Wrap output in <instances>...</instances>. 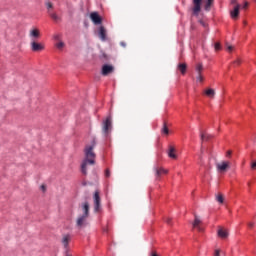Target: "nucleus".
<instances>
[{"label":"nucleus","mask_w":256,"mask_h":256,"mask_svg":"<svg viewBox=\"0 0 256 256\" xmlns=\"http://www.w3.org/2000/svg\"><path fill=\"white\" fill-rule=\"evenodd\" d=\"M46 7H47L48 13H49V11H51V10H49V9H53V3L47 2V3H46Z\"/></svg>","instance_id":"29"},{"label":"nucleus","mask_w":256,"mask_h":256,"mask_svg":"<svg viewBox=\"0 0 256 256\" xmlns=\"http://www.w3.org/2000/svg\"><path fill=\"white\" fill-rule=\"evenodd\" d=\"M200 137H201L202 141H209V139H211V137H213V136H211L210 134H205V133L201 132Z\"/></svg>","instance_id":"24"},{"label":"nucleus","mask_w":256,"mask_h":256,"mask_svg":"<svg viewBox=\"0 0 256 256\" xmlns=\"http://www.w3.org/2000/svg\"><path fill=\"white\" fill-rule=\"evenodd\" d=\"M201 218L197 216V214H194V222H193V229H198V231H203V228L201 227Z\"/></svg>","instance_id":"11"},{"label":"nucleus","mask_w":256,"mask_h":256,"mask_svg":"<svg viewBox=\"0 0 256 256\" xmlns=\"http://www.w3.org/2000/svg\"><path fill=\"white\" fill-rule=\"evenodd\" d=\"M111 129V118H107L103 122L102 131L104 135H107L109 133V130Z\"/></svg>","instance_id":"12"},{"label":"nucleus","mask_w":256,"mask_h":256,"mask_svg":"<svg viewBox=\"0 0 256 256\" xmlns=\"http://www.w3.org/2000/svg\"><path fill=\"white\" fill-rule=\"evenodd\" d=\"M166 223H168V225H171V218H167Z\"/></svg>","instance_id":"40"},{"label":"nucleus","mask_w":256,"mask_h":256,"mask_svg":"<svg viewBox=\"0 0 256 256\" xmlns=\"http://www.w3.org/2000/svg\"><path fill=\"white\" fill-rule=\"evenodd\" d=\"M154 171H155V177L157 179H159L161 175H167V173H169V171H167L165 168L159 167V166H155Z\"/></svg>","instance_id":"10"},{"label":"nucleus","mask_w":256,"mask_h":256,"mask_svg":"<svg viewBox=\"0 0 256 256\" xmlns=\"http://www.w3.org/2000/svg\"><path fill=\"white\" fill-rule=\"evenodd\" d=\"M206 97H209L210 99H214L215 97V89L213 88H208L204 91Z\"/></svg>","instance_id":"20"},{"label":"nucleus","mask_w":256,"mask_h":256,"mask_svg":"<svg viewBox=\"0 0 256 256\" xmlns=\"http://www.w3.org/2000/svg\"><path fill=\"white\" fill-rule=\"evenodd\" d=\"M89 208H90L89 202L86 201V202L82 203L81 204V209L83 211L82 215H86L89 217Z\"/></svg>","instance_id":"16"},{"label":"nucleus","mask_w":256,"mask_h":256,"mask_svg":"<svg viewBox=\"0 0 256 256\" xmlns=\"http://www.w3.org/2000/svg\"><path fill=\"white\" fill-rule=\"evenodd\" d=\"M251 169L255 170L256 169V161L251 163Z\"/></svg>","instance_id":"32"},{"label":"nucleus","mask_w":256,"mask_h":256,"mask_svg":"<svg viewBox=\"0 0 256 256\" xmlns=\"http://www.w3.org/2000/svg\"><path fill=\"white\" fill-rule=\"evenodd\" d=\"M150 256H159V254H157V251H152V252L150 253Z\"/></svg>","instance_id":"35"},{"label":"nucleus","mask_w":256,"mask_h":256,"mask_svg":"<svg viewBox=\"0 0 256 256\" xmlns=\"http://www.w3.org/2000/svg\"><path fill=\"white\" fill-rule=\"evenodd\" d=\"M94 213L101 212V196H99V191H95L94 193Z\"/></svg>","instance_id":"4"},{"label":"nucleus","mask_w":256,"mask_h":256,"mask_svg":"<svg viewBox=\"0 0 256 256\" xmlns=\"http://www.w3.org/2000/svg\"><path fill=\"white\" fill-rule=\"evenodd\" d=\"M216 169H217L218 173H225L227 171V169H229V162L222 161L220 163H217Z\"/></svg>","instance_id":"5"},{"label":"nucleus","mask_w":256,"mask_h":256,"mask_svg":"<svg viewBox=\"0 0 256 256\" xmlns=\"http://www.w3.org/2000/svg\"><path fill=\"white\" fill-rule=\"evenodd\" d=\"M95 145H97V142L95 140H92L91 144L86 145L84 149L85 153V159L82 162L81 165V172L83 175H87V166L88 165H93L95 163V152L93 149H95Z\"/></svg>","instance_id":"1"},{"label":"nucleus","mask_w":256,"mask_h":256,"mask_svg":"<svg viewBox=\"0 0 256 256\" xmlns=\"http://www.w3.org/2000/svg\"><path fill=\"white\" fill-rule=\"evenodd\" d=\"M105 177H111V171L109 169L105 171Z\"/></svg>","instance_id":"30"},{"label":"nucleus","mask_w":256,"mask_h":256,"mask_svg":"<svg viewBox=\"0 0 256 256\" xmlns=\"http://www.w3.org/2000/svg\"><path fill=\"white\" fill-rule=\"evenodd\" d=\"M220 250H215V256H219Z\"/></svg>","instance_id":"41"},{"label":"nucleus","mask_w":256,"mask_h":256,"mask_svg":"<svg viewBox=\"0 0 256 256\" xmlns=\"http://www.w3.org/2000/svg\"><path fill=\"white\" fill-rule=\"evenodd\" d=\"M234 65H241V59H237L236 61H234Z\"/></svg>","instance_id":"34"},{"label":"nucleus","mask_w":256,"mask_h":256,"mask_svg":"<svg viewBox=\"0 0 256 256\" xmlns=\"http://www.w3.org/2000/svg\"><path fill=\"white\" fill-rule=\"evenodd\" d=\"M199 23H200V25H202L203 27H205V21L199 20Z\"/></svg>","instance_id":"38"},{"label":"nucleus","mask_w":256,"mask_h":256,"mask_svg":"<svg viewBox=\"0 0 256 256\" xmlns=\"http://www.w3.org/2000/svg\"><path fill=\"white\" fill-rule=\"evenodd\" d=\"M230 5H232V9L230 10V17L234 21L239 19V13L241 11V4H239L238 0H231Z\"/></svg>","instance_id":"3"},{"label":"nucleus","mask_w":256,"mask_h":256,"mask_svg":"<svg viewBox=\"0 0 256 256\" xmlns=\"http://www.w3.org/2000/svg\"><path fill=\"white\" fill-rule=\"evenodd\" d=\"M215 199L216 201L220 204L223 205V203H225V198L223 197V194L218 193L215 195Z\"/></svg>","instance_id":"22"},{"label":"nucleus","mask_w":256,"mask_h":256,"mask_svg":"<svg viewBox=\"0 0 256 256\" xmlns=\"http://www.w3.org/2000/svg\"><path fill=\"white\" fill-rule=\"evenodd\" d=\"M168 157H170V159H177L175 147L169 146Z\"/></svg>","instance_id":"18"},{"label":"nucleus","mask_w":256,"mask_h":256,"mask_svg":"<svg viewBox=\"0 0 256 256\" xmlns=\"http://www.w3.org/2000/svg\"><path fill=\"white\" fill-rule=\"evenodd\" d=\"M249 7V2H245L244 5L242 6V9H247Z\"/></svg>","instance_id":"33"},{"label":"nucleus","mask_w":256,"mask_h":256,"mask_svg":"<svg viewBox=\"0 0 256 256\" xmlns=\"http://www.w3.org/2000/svg\"><path fill=\"white\" fill-rule=\"evenodd\" d=\"M43 49H45V46H43V44L37 43L35 40L31 42V50L35 53L43 51Z\"/></svg>","instance_id":"9"},{"label":"nucleus","mask_w":256,"mask_h":256,"mask_svg":"<svg viewBox=\"0 0 256 256\" xmlns=\"http://www.w3.org/2000/svg\"><path fill=\"white\" fill-rule=\"evenodd\" d=\"M98 36L101 41H107V30H105L104 26H100Z\"/></svg>","instance_id":"14"},{"label":"nucleus","mask_w":256,"mask_h":256,"mask_svg":"<svg viewBox=\"0 0 256 256\" xmlns=\"http://www.w3.org/2000/svg\"><path fill=\"white\" fill-rule=\"evenodd\" d=\"M227 51H233V46L231 45L227 46Z\"/></svg>","instance_id":"36"},{"label":"nucleus","mask_w":256,"mask_h":256,"mask_svg":"<svg viewBox=\"0 0 256 256\" xmlns=\"http://www.w3.org/2000/svg\"><path fill=\"white\" fill-rule=\"evenodd\" d=\"M90 19L94 23V25H101L103 23V19L100 17L99 13L92 12L90 14Z\"/></svg>","instance_id":"7"},{"label":"nucleus","mask_w":256,"mask_h":256,"mask_svg":"<svg viewBox=\"0 0 256 256\" xmlns=\"http://www.w3.org/2000/svg\"><path fill=\"white\" fill-rule=\"evenodd\" d=\"M162 133H163L164 135H169V128L167 127V124H166V123H164V125H163Z\"/></svg>","instance_id":"25"},{"label":"nucleus","mask_w":256,"mask_h":256,"mask_svg":"<svg viewBox=\"0 0 256 256\" xmlns=\"http://www.w3.org/2000/svg\"><path fill=\"white\" fill-rule=\"evenodd\" d=\"M49 16H50L51 19H53V21H55L56 23H59V21H61V17H59V16L57 15V13H55V12L49 11Z\"/></svg>","instance_id":"21"},{"label":"nucleus","mask_w":256,"mask_h":256,"mask_svg":"<svg viewBox=\"0 0 256 256\" xmlns=\"http://www.w3.org/2000/svg\"><path fill=\"white\" fill-rule=\"evenodd\" d=\"M215 0H192V15L194 17H199V13H201V6L204 3L205 11H211V7L213 6Z\"/></svg>","instance_id":"2"},{"label":"nucleus","mask_w":256,"mask_h":256,"mask_svg":"<svg viewBox=\"0 0 256 256\" xmlns=\"http://www.w3.org/2000/svg\"><path fill=\"white\" fill-rule=\"evenodd\" d=\"M113 71H115V67H113V65L105 64L102 66L101 73L104 77H107V75H111Z\"/></svg>","instance_id":"6"},{"label":"nucleus","mask_w":256,"mask_h":256,"mask_svg":"<svg viewBox=\"0 0 256 256\" xmlns=\"http://www.w3.org/2000/svg\"><path fill=\"white\" fill-rule=\"evenodd\" d=\"M196 81H199L200 83H203V75L198 74L197 77H196Z\"/></svg>","instance_id":"28"},{"label":"nucleus","mask_w":256,"mask_h":256,"mask_svg":"<svg viewBox=\"0 0 256 256\" xmlns=\"http://www.w3.org/2000/svg\"><path fill=\"white\" fill-rule=\"evenodd\" d=\"M215 51H221V43L217 42L214 45Z\"/></svg>","instance_id":"27"},{"label":"nucleus","mask_w":256,"mask_h":256,"mask_svg":"<svg viewBox=\"0 0 256 256\" xmlns=\"http://www.w3.org/2000/svg\"><path fill=\"white\" fill-rule=\"evenodd\" d=\"M195 71H196L197 75H202V73H203V64L202 63L196 64Z\"/></svg>","instance_id":"23"},{"label":"nucleus","mask_w":256,"mask_h":256,"mask_svg":"<svg viewBox=\"0 0 256 256\" xmlns=\"http://www.w3.org/2000/svg\"><path fill=\"white\" fill-rule=\"evenodd\" d=\"M70 242H71V236L69 234H66L62 237L61 243H62L66 253L69 252V243Z\"/></svg>","instance_id":"8"},{"label":"nucleus","mask_w":256,"mask_h":256,"mask_svg":"<svg viewBox=\"0 0 256 256\" xmlns=\"http://www.w3.org/2000/svg\"><path fill=\"white\" fill-rule=\"evenodd\" d=\"M30 37L31 39H39L41 37V33L39 32V29L34 28L30 31Z\"/></svg>","instance_id":"17"},{"label":"nucleus","mask_w":256,"mask_h":256,"mask_svg":"<svg viewBox=\"0 0 256 256\" xmlns=\"http://www.w3.org/2000/svg\"><path fill=\"white\" fill-rule=\"evenodd\" d=\"M40 189L43 191V193H45V191H47V187L45 185H41Z\"/></svg>","instance_id":"31"},{"label":"nucleus","mask_w":256,"mask_h":256,"mask_svg":"<svg viewBox=\"0 0 256 256\" xmlns=\"http://www.w3.org/2000/svg\"><path fill=\"white\" fill-rule=\"evenodd\" d=\"M57 49H63L65 47V43L63 41H60L56 44Z\"/></svg>","instance_id":"26"},{"label":"nucleus","mask_w":256,"mask_h":256,"mask_svg":"<svg viewBox=\"0 0 256 256\" xmlns=\"http://www.w3.org/2000/svg\"><path fill=\"white\" fill-rule=\"evenodd\" d=\"M178 71H180V73L182 75H185V73H187V64L186 63H179L177 66Z\"/></svg>","instance_id":"19"},{"label":"nucleus","mask_w":256,"mask_h":256,"mask_svg":"<svg viewBox=\"0 0 256 256\" xmlns=\"http://www.w3.org/2000/svg\"><path fill=\"white\" fill-rule=\"evenodd\" d=\"M254 225H255V224H254L253 222H249V223H248V227H250V228L254 227Z\"/></svg>","instance_id":"39"},{"label":"nucleus","mask_w":256,"mask_h":256,"mask_svg":"<svg viewBox=\"0 0 256 256\" xmlns=\"http://www.w3.org/2000/svg\"><path fill=\"white\" fill-rule=\"evenodd\" d=\"M120 45H121L122 47H126L125 42H121Z\"/></svg>","instance_id":"42"},{"label":"nucleus","mask_w":256,"mask_h":256,"mask_svg":"<svg viewBox=\"0 0 256 256\" xmlns=\"http://www.w3.org/2000/svg\"><path fill=\"white\" fill-rule=\"evenodd\" d=\"M88 218H89V216H87L85 214L80 215L76 220L77 227H79V228L83 227Z\"/></svg>","instance_id":"13"},{"label":"nucleus","mask_w":256,"mask_h":256,"mask_svg":"<svg viewBox=\"0 0 256 256\" xmlns=\"http://www.w3.org/2000/svg\"><path fill=\"white\" fill-rule=\"evenodd\" d=\"M217 235L220 237V239H227V237H229V232L223 228H219Z\"/></svg>","instance_id":"15"},{"label":"nucleus","mask_w":256,"mask_h":256,"mask_svg":"<svg viewBox=\"0 0 256 256\" xmlns=\"http://www.w3.org/2000/svg\"><path fill=\"white\" fill-rule=\"evenodd\" d=\"M244 25H247V21H244Z\"/></svg>","instance_id":"43"},{"label":"nucleus","mask_w":256,"mask_h":256,"mask_svg":"<svg viewBox=\"0 0 256 256\" xmlns=\"http://www.w3.org/2000/svg\"><path fill=\"white\" fill-rule=\"evenodd\" d=\"M231 154H232L231 150L227 151L226 157H231Z\"/></svg>","instance_id":"37"}]
</instances>
